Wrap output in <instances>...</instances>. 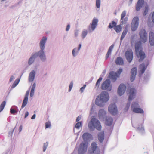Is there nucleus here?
Returning a JSON list of instances; mask_svg holds the SVG:
<instances>
[{"instance_id": "1", "label": "nucleus", "mask_w": 154, "mask_h": 154, "mask_svg": "<svg viewBox=\"0 0 154 154\" xmlns=\"http://www.w3.org/2000/svg\"><path fill=\"white\" fill-rule=\"evenodd\" d=\"M47 38L44 36L41 39L39 43L40 50L38 51L34 52L37 58L38 57L42 62H45L47 60V57L45 53V45L47 42Z\"/></svg>"}, {"instance_id": "2", "label": "nucleus", "mask_w": 154, "mask_h": 154, "mask_svg": "<svg viewBox=\"0 0 154 154\" xmlns=\"http://www.w3.org/2000/svg\"><path fill=\"white\" fill-rule=\"evenodd\" d=\"M109 94L106 91L101 92L100 95V97L98 96L95 100V104L100 107L104 105V103L107 102L109 99Z\"/></svg>"}, {"instance_id": "3", "label": "nucleus", "mask_w": 154, "mask_h": 154, "mask_svg": "<svg viewBox=\"0 0 154 154\" xmlns=\"http://www.w3.org/2000/svg\"><path fill=\"white\" fill-rule=\"evenodd\" d=\"M88 146V143L85 141H83L80 144L78 149L79 154H84L87 151Z\"/></svg>"}, {"instance_id": "4", "label": "nucleus", "mask_w": 154, "mask_h": 154, "mask_svg": "<svg viewBox=\"0 0 154 154\" xmlns=\"http://www.w3.org/2000/svg\"><path fill=\"white\" fill-rule=\"evenodd\" d=\"M139 34L140 40L143 43L146 42L147 40V34L144 29H141L139 31Z\"/></svg>"}, {"instance_id": "5", "label": "nucleus", "mask_w": 154, "mask_h": 154, "mask_svg": "<svg viewBox=\"0 0 154 154\" xmlns=\"http://www.w3.org/2000/svg\"><path fill=\"white\" fill-rule=\"evenodd\" d=\"M112 86L110 84V81L109 79L106 80L101 85V89L103 90H107L110 91L112 90Z\"/></svg>"}, {"instance_id": "6", "label": "nucleus", "mask_w": 154, "mask_h": 154, "mask_svg": "<svg viewBox=\"0 0 154 154\" xmlns=\"http://www.w3.org/2000/svg\"><path fill=\"white\" fill-rule=\"evenodd\" d=\"M139 107L138 104L136 102H133L131 106V109L134 112L137 113H143L144 111L143 110Z\"/></svg>"}, {"instance_id": "7", "label": "nucleus", "mask_w": 154, "mask_h": 154, "mask_svg": "<svg viewBox=\"0 0 154 154\" xmlns=\"http://www.w3.org/2000/svg\"><path fill=\"white\" fill-rule=\"evenodd\" d=\"M139 19L138 17H135L132 20L131 24V29L132 31H135L139 25Z\"/></svg>"}, {"instance_id": "8", "label": "nucleus", "mask_w": 154, "mask_h": 154, "mask_svg": "<svg viewBox=\"0 0 154 154\" xmlns=\"http://www.w3.org/2000/svg\"><path fill=\"white\" fill-rule=\"evenodd\" d=\"M98 20L97 19L94 18L92 22V24L88 26V32L91 33L95 29L96 26L97 25Z\"/></svg>"}, {"instance_id": "9", "label": "nucleus", "mask_w": 154, "mask_h": 154, "mask_svg": "<svg viewBox=\"0 0 154 154\" xmlns=\"http://www.w3.org/2000/svg\"><path fill=\"white\" fill-rule=\"evenodd\" d=\"M108 110L112 114L114 115H116L117 112V109L115 104H111L109 106Z\"/></svg>"}, {"instance_id": "10", "label": "nucleus", "mask_w": 154, "mask_h": 154, "mask_svg": "<svg viewBox=\"0 0 154 154\" xmlns=\"http://www.w3.org/2000/svg\"><path fill=\"white\" fill-rule=\"evenodd\" d=\"M91 122H93V125L95 128L98 130H100L101 128V126L99 121L95 118H92L91 119Z\"/></svg>"}, {"instance_id": "11", "label": "nucleus", "mask_w": 154, "mask_h": 154, "mask_svg": "<svg viewBox=\"0 0 154 154\" xmlns=\"http://www.w3.org/2000/svg\"><path fill=\"white\" fill-rule=\"evenodd\" d=\"M125 56L127 61L131 62L133 58V52L132 50L127 51L125 53Z\"/></svg>"}, {"instance_id": "12", "label": "nucleus", "mask_w": 154, "mask_h": 154, "mask_svg": "<svg viewBox=\"0 0 154 154\" xmlns=\"http://www.w3.org/2000/svg\"><path fill=\"white\" fill-rule=\"evenodd\" d=\"M126 89V86L123 84H121L118 88V93L120 96H121L124 93Z\"/></svg>"}, {"instance_id": "13", "label": "nucleus", "mask_w": 154, "mask_h": 154, "mask_svg": "<svg viewBox=\"0 0 154 154\" xmlns=\"http://www.w3.org/2000/svg\"><path fill=\"white\" fill-rule=\"evenodd\" d=\"M36 58L37 57L35 55L34 52L32 54L28 60V64L30 66L33 64L34 63Z\"/></svg>"}, {"instance_id": "14", "label": "nucleus", "mask_w": 154, "mask_h": 154, "mask_svg": "<svg viewBox=\"0 0 154 154\" xmlns=\"http://www.w3.org/2000/svg\"><path fill=\"white\" fill-rule=\"evenodd\" d=\"M137 72V69L136 67H134L131 70V81L133 82L135 78Z\"/></svg>"}, {"instance_id": "15", "label": "nucleus", "mask_w": 154, "mask_h": 154, "mask_svg": "<svg viewBox=\"0 0 154 154\" xmlns=\"http://www.w3.org/2000/svg\"><path fill=\"white\" fill-rule=\"evenodd\" d=\"M36 74V72L34 70H32L29 74L28 76V80L29 82H32L35 78Z\"/></svg>"}, {"instance_id": "16", "label": "nucleus", "mask_w": 154, "mask_h": 154, "mask_svg": "<svg viewBox=\"0 0 154 154\" xmlns=\"http://www.w3.org/2000/svg\"><path fill=\"white\" fill-rule=\"evenodd\" d=\"M138 58H139V61H142L146 57L144 52L142 51L136 52Z\"/></svg>"}, {"instance_id": "17", "label": "nucleus", "mask_w": 154, "mask_h": 154, "mask_svg": "<svg viewBox=\"0 0 154 154\" xmlns=\"http://www.w3.org/2000/svg\"><path fill=\"white\" fill-rule=\"evenodd\" d=\"M109 76L114 82L116 80L118 77L117 73L114 71L111 72L109 74Z\"/></svg>"}, {"instance_id": "18", "label": "nucleus", "mask_w": 154, "mask_h": 154, "mask_svg": "<svg viewBox=\"0 0 154 154\" xmlns=\"http://www.w3.org/2000/svg\"><path fill=\"white\" fill-rule=\"evenodd\" d=\"M136 93V90L134 88H131L130 90L129 96L128 100H132L135 97Z\"/></svg>"}, {"instance_id": "19", "label": "nucleus", "mask_w": 154, "mask_h": 154, "mask_svg": "<svg viewBox=\"0 0 154 154\" xmlns=\"http://www.w3.org/2000/svg\"><path fill=\"white\" fill-rule=\"evenodd\" d=\"M135 50L136 52L142 51L141 43L140 41L137 42L135 44Z\"/></svg>"}, {"instance_id": "20", "label": "nucleus", "mask_w": 154, "mask_h": 154, "mask_svg": "<svg viewBox=\"0 0 154 154\" xmlns=\"http://www.w3.org/2000/svg\"><path fill=\"white\" fill-rule=\"evenodd\" d=\"M81 47V44L80 43L79 44L78 49H77V48H75L72 50V54L73 57H76L78 54L79 51L80 50Z\"/></svg>"}, {"instance_id": "21", "label": "nucleus", "mask_w": 154, "mask_h": 154, "mask_svg": "<svg viewBox=\"0 0 154 154\" xmlns=\"http://www.w3.org/2000/svg\"><path fill=\"white\" fill-rule=\"evenodd\" d=\"M144 0H138L136 5V10L137 11H139L142 7L144 3Z\"/></svg>"}, {"instance_id": "22", "label": "nucleus", "mask_w": 154, "mask_h": 154, "mask_svg": "<svg viewBox=\"0 0 154 154\" xmlns=\"http://www.w3.org/2000/svg\"><path fill=\"white\" fill-rule=\"evenodd\" d=\"M106 111L104 109H101L99 111L98 115L99 118L101 119H103L106 116Z\"/></svg>"}, {"instance_id": "23", "label": "nucleus", "mask_w": 154, "mask_h": 154, "mask_svg": "<svg viewBox=\"0 0 154 154\" xmlns=\"http://www.w3.org/2000/svg\"><path fill=\"white\" fill-rule=\"evenodd\" d=\"M126 11L125 10L122 12L121 15V20H122L121 21V23H122V24H125L126 21L127 20V18L126 17L125 19H124V18L126 16Z\"/></svg>"}, {"instance_id": "24", "label": "nucleus", "mask_w": 154, "mask_h": 154, "mask_svg": "<svg viewBox=\"0 0 154 154\" xmlns=\"http://www.w3.org/2000/svg\"><path fill=\"white\" fill-rule=\"evenodd\" d=\"M97 148V144L95 142L93 143L91 145V148L89 150V152L90 154L95 153L96 150Z\"/></svg>"}, {"instance_id": "25", "label": "nucleus", "mask_w": 154, "mask_h": 154, "mask_svg": "<svg viewBox=\"0 0 154 154\" xmlns=\"http://www.w3.org/2000/svg\"><path fill=\"white\" fill-rule=\"evenodd\" d=\"M149 39L150 44L151 45H154V33L152 32L149 33Z\"/></svg>"}, {"instance_id": "26", "label": "nucleus", "mask_w": 154, "mask_h": 154, "mask_svg": "<svg viewBox=\"0 0 154 154\" xmlns=\"http://www.w3.org/2000/svg\"><path fill=\"white\" fill-rule=\"evenodd\" d=\"M114 46V45L113 44L109 47L105 57L106 60L109 57V56L111 55Z\"/></svg>"}, {"instance_id": "27", "label": "nucleus", "mask_w": 154, "mask_h": 154, "mask_svg": "<svg viewBox=\"0 0 154 154\" xmlns=\"http://www.w3.org/2000/svg\"><path fill=\"white\" fill-rule=\"evenodd\" d=\"M116 63L117 65H123L124 64L123 59L120 57H118L116 60Z\"/></svg>"}, {"instance_id": "28", "label": "nucleus", "mask_w": 154, "mask_h": 154, "mask_svg": "<svg viewBox=\"0 0 154 154\" xmlns=\"http://www.w3.org/2000/svg\"><path fill=\"white\" fill-rule=\"evenodd\" d=\"M112 118L108 116L106 120L105 124L106 125L109 126L112 124Z\"/></svg>"}, {"instance_id": "29", "label": "nucleus", "mask_w": 154, "mask_h": 154, "mask_svg": "<svg viewBox=\"0 0 154 154\" xmlns=\"http://www.w3.org/2000/svg\"><path fill=\"white\" fill-rule=\"evenodd\" d=\"M104 138V132H101L98 134V139L100 142H102Z\"/></svg>"}, {"instance_id": "30", "label": "nucleus", "mask_w": 154, "mask_h": 154, "mask_svg": "<svg viewBox=\"0 0 154 154\" xmlns=\"http://www.w3.org/2000/svg\"><path fill=\"white\" fill-rule=\"evenodd\" d=\"M146 67L147 66H145L144 63H142L140 65L139 70L140 72H141L140 75L144 73Z\"/></svg>"}, {"instance_id": "31", "label": "nucleus", "mask_w": 154, "mask_h": 154, "mask_svg": "<svg viewBox=\"0 0 154 154\" xmlns=\"http://www.w3.org/2000/svg\"><path fill=\"white\" fill-rule=\"evenodd\" d=\"M36 83H34L33 84L32 88L31 90L30 94V96L31 97H32L34 95V91Z\"/></svg>"}, {"instance_id": "32", "label": "nucleus", "mask_w": 154, "mask_h": 154, "mask_svg": "<svg viewBox=\"0 0 154 154\" xmlns=\"http://www.w3.org/2000/svg\"><path fill=\"white\" fill-rule=\"evenodd\" d=\"M91 135L88 133H84L82 135V137L84 140L89 139L91 138Z\"/></svg>"}, {"instance_id": "33", "label": "nucleus", "mask_w": 154, "mask_h": 154, "mask_svg": "<svg viewBox=\"0 0 154 154\" xmlns=\"http://www.w3.org/2000/svg\"><path fill=\"white\" fill-rule=\"evenodd\" d=\"M88 31L87 30L84 29L83 30L81 33L82 38L83 39H84L85 38L88 34Z\"/></svg>"}, {"instance_id": "34", "label": "nucleus", "mask_w": 154, "mask_h": 154, "mask_svg": "<svg viewBox=\"0 0 154 154\" xmlns=\"http://www.w3.org/2000/svg\"><path fill=\"white\" fill-rule=\"evenodd\" d=\"M114 29L116 31L117 33L120 32L122 30V27L120 25L116 26L114 27Z\"/></svg>"}, {"instance_id": "35", "label": "nucleus", "mask_w": 154, "mask_h": 154, "mask_svg": "<svg viewBox=\"0 0 154 154\" xmlns=\"http://www.w3.org/2000/svg\"><path fill=\"white\" fill-rule=\"evenodd\" d=\"M28 98L24 97L23 101V103L21 106V108H23L28 103Z\"/></svg>"}, {"instance_id": "36", "label": "nucleus", "mask_w": 154, "mask_h": 154, "mask_svg": "<svg viewBox=\"0 0 154 154\" xmlns=\"http://www.w3.org/2000/svg\"><path fill=\"white\" fill-rule=\"evenodd\" d=\"M20 81V79H17L14 82L13 84H12L11 88H14L16 87L17 85L18 84Z\"/></svg>"}, {"instance_id": "37", "label": "nucleus", "mask_w": 154, "mask_h": 154, "mask_svg": "<svg viewBox=\"0 0 154 154\" xmlns=\"http://www.w3.org/2000/svg\"><path fill=\"white\" fill-rule=\"evenodd\" d=\"M102 79L103 78L102 77H100L99 78L96 83L95 87V88L97 89L99 88L100 85V82L102 80Z\"/></svg>"}, {"instance_id": "38", "label": "nucleus", "mask_w": 154, "mask_h": 154, "mask_svg": "<svg viewBox=\"0 0 154 154\" xmlns=\"http://www.w3.org/2000/svg\"><path fill=\"white\" fill-rule=\"evenodd\" d=\"M88 126L90 130L92 131L94 130V127L93 125V122H91V120L89 122Z\"/></svg>"}, {"instance_id": "39", "label": "nucleus", "mask_w": 154, "mask_h": 154, "mask_svg": "<svg viewBox=\"0 0 154 154\" xmlns=\"http://www.w3.org/2000/svg\"><path fill=\"white\" fill-rule=\"evenodd\" d=\"M127 30L125 29V30H124L123 31L122 35L121 36L120 40L121 41H122L123 39L124 38L125 36L126 35L127 33Z\"/></svg>"}, {"instance_id": "40", "label": "nucleus", "mask_w": 154, "mask_h": 154, "mask_svg": "<svg viewBox=\"0 0 154 154\" xmlns=\"http://www.w3.org/2000/svg\"><path fill=\"white\" fill-rule=\"evenodd\" d=\"M13 107V106H12L10 109V112L12 114L17 113L18 111V109H17V107L16 106V108L14 109L12 108Z\"/></svg>"}, {"instance_id": "41", "label": "nucleus", "mask_w": 154, "mask_h": 154, "mask_svg": "<svg viewBox=\"0 0 154 154\" xmlns=\"http://www.w3.org/2000/svg\"><path fill=\"white\" fill-rule=\"evenodd\" d=\"M116 25V23L114 21H112V23H109L108 26V27L110 29L112 28L113 27H114Z\"/></svg>"}, {"instance_id": "42", "label": "nucleus", "mask_w": 154, "mask_h": 154, "mask_svg": "<svg viewBox=\"0 0 154 154\" xmlns=\"http://www.w3.org/2000/svg\"><path fill=\"white\" fill-rule=\"evenodd\" d=\"M6 101H3L0 106V112L3 110L6 105Z\"/></svg>"}, {"instance_id": "43", "label": "nucleus", "mask_w": 154, "mask_h": 154, "mask_svg": "<svg viewBox=\"0 0 154 154\" xmlns=\"http://www.w3.org/2000/svg\"><path fill=\"white\" fill-rule=\"evenodd\" d=\"M101 0H96V5L97 8H99L100 7Z\"/></svg>"}, {"instance_id": "44", "label": "nucleus", "mask_w": 154, "mask_h": 154, "mask_svg": "<svg viewBox=\"0 0 154 154\" xmlns=\"http://www.w3.org/2000/svg\"><path fill=\"white\" fill-rule=\"evenodd\" d=\"M82 126V123L81 122H78L75 125V128L79 129L80 128V127Z\"/></svg>"}, {"instance_id": "45", "label": "nucleus", "mask_w": 154, "mask_h": 154, "mask_svg": "<svg viewBox=\"0 0 154 154\" xmlns=\"http://www.w3.org/2000/svg\"><path fill=\"white\" fill-rule=\"evenodd\" d=\"M149 10V7L147 5H146L145 7V11L143 13V15H146L147 14V12Z\"/></svg>"}, {"instance_id": "46", "label": "nucleus", "mask_w": 154, "mask_h": 154, "mask_svg": "<svg viewBox=\"0 0 154 154\" xmlns=\"http://www.w3.org/2000/svg\"><path fill=\"white\" fill-rule=\"evenodd\" d=\"M48 145V142H46V143H44L43 146V151L45 152V151Z\"/></svg>"}, {"instance_id": "47", "label": "nucleus", "mask_w": 154, "mask_h": 154, "mask_svg": "<svg viewBox=\"0 0 154 154\" xmlns=\"http://www.w3.org/2000/svg\"><path fill=\"white\" fill-rule=\"evenodd\" d=\"M73 85V84L72 81L71 82L69 85V89L68 90L69 92H70L71 91Z\"/></svg>"}, {"instance_id": "48", "label": "nucleus", "mask_w": 154, "mask_h": 154, "mask_svg": "<svg viewBox=\"0 0 154 154\" xmlns=\"http://www.w3.org/2000/svg\"><path fill=\"white\" fill-rule=\"evenodd\" d=\"M86 85H84L83 87L80 88V91H81V93H82L84 92V90L86 87Z\"/></svg>"}, {"instance_id": "49", "label": "nucleus", "mask_w": 154, "mask_h": 154, "mask_svg": "<svg viewBox=\"0 0 154 154\" xmlns=\"http://www.w3.org/2000/svg\"><path fill=\"white\" fill-rule=\"evenodd\" d=\"M137 130H139L140 132H143V131H144V129L143 127L142 126H141V127H138L137 128Z\"/></svg>"}, {"instance_id": "50", "label": "nucleus", "mask_w": 154, "mask_h": 154, "mask_svg": "<svg viewBox=\"0 0 154 154\" xmlns=\"http://www.w3.org/2000/svg\"><path fill=\"white\" fill-rule=\"evenodd\" d=\"M79 33V30L78 29L75 30L74 31V35L75 37L78 36Z\"/></svg>"}, {"instance_id": "51", "label": "nucleus", "mask_w": 154, "mask_h": 154, "mask_svg": "<svg viewBox=\"0 0 154 154\" xmlns=\"http://www.w3.org/2000/svg\"><path fill=\"white\" fill-rule=\"evenodd\" d=\"M29 91H27L25 94L24 97L28 98V96L29 94Z\"/></svg>"}, {"instance_id": "52", "label": "nucleus", "mask_w": 154, "mask_h": 154, "mask_svg": "<svg viewBox=\"0 0 154 154\" xmlns=\"http://www.w3.org/2000/svg\"><path fill=\"white\" fill-rule=\"evenodd\" d=\"M51 126V124L50 123L46 122L45 123V128H49Z\"/></svg>"}, {"instance_id": "53", "label": "nucleus", "mask_w": 154, "mask_h": 154, "mask_svg": "<svg viewBox=\"0 0 154 154\" xmlns=\"http://www.w3.org/2000/svg\"><path fill=\"white\" fill-rule=\"evenodd\" d=\"M70 27V24H69L67 25L66 26V31H68L69 30Z\"/></svg>"}, {"instance_id": "54", "label": "nucleus", "mask_w": 154, "mask_h": 154, "mask_svg": "<svg viewBox=\"0 0 154 154\" xmlns=\"http://www.w3.org/2000/svg\"><path fill=\"white\" fill-rule=\"evenodd\" d=\"M130 105V102H129L126 105V107L125 108V109H128L129 108Z\"/></svg>"}, {"instance_id": "55", "label": "nucleus", "mask_w": 154, "mask_h": 154, "mask_svg": "<svg viewBox=\"0 0 154 154\" xmlns=\"http://www.w3.org/2000/svg\"><path fill=\"white\" fill-rule=\"evenodd\" d=\"M14 77L13 75L11 76V77L10 78V79H9V82H11L13 80V79H14Z\"/></svg>"}, {"instance_id": "56", "label": "nucleus", "mask_w": 154, "mask_h": 154, "mask_svg": "<svg viewBox=\"0 0 154 154\" xmlns=\"http://www.w3.org/2000/svg\"><path fill=\"white\" fill-rule=\"evenodd\" d=\"M122 69H118V71H117V72L119 74V75H120L121 74V72H122Z\"/></svg>"}, {"instance_id": "57", "label": "nucleus", "mask_w": 154, "mask_h": 154, "mask_svg": "<svg viewBox=\"0 0 154 154\" xmlns=\"http://www.w3.org/2000/svg\"><path fill=\"white\" fill-rule=\"evenodd\" d=\"M152 22L154 23V11L153 12L152 14Z\"/></svg>"}, {"instance_id": "58", "label": "nucleus", "mask_w": 154, "mask_h": 154, "mask_svg": "<svg viewBox=\"0 0 154 154\" xmlns=\"http://www.w3.org/2000/svg\"><path fill=\"white\" fill-rule=\"evenodd\" d=\"M81 119V117L80 116H78L76 119V121L78 122L80 121Z\"/></svg>"}, {"instance_id": "59", "label": "nucleus", "mask_w": 154, "mask_h": 154, "mask_svg": "<svg viewBox=\"0 0 154 154\" xmlns=\"http://www.w3.org/2000/svg\"><path fill=\"white\" fill-rule=\"evenodd\" d=\"M29 115V112L28 111H26L24 116L25 118H26Z\"/></svg>"}, {"instance_id": "60", "label": "nucleus", "mask_w": 154, "mask_h": 154, "mask_svg": "<svg viewBox=\"0 0 154 154\" xmlns=\"http://www.w3.org/2000/svg\"><path fill=\"white\" fill-rule=\"evenodd\" d=\"M22 129V125H21L20 126L19 128V131L20 132Z\"/></svg>"}, {"instance_id": "61", "label": "nucleus", "mask_w": 154, "mask_h": 154, "mask_svg": "<svg viewBox=\"0 0 154 154\" xmlns=\"http://www.w3.org/2000/svg\"><path fill=\"white\" fill-rule=\"evenodd\" d=\"M36 117V115L35 114H34L32 116V117L31 119H34Z\"/></svg>"}, {"instance_id": "62", "label": "nucleus", "mask_w": 154, "mask_h": 154, "mask_svg": "<svg viewBox=\"0 0 154 154\" xmlns=\"http://www.w3.org/2000/svg\"><path fill=\"white\" fill-rule=\"evenodd\" d=\"M132 1H133V0H129V4H128L129 6L130 5L132 4Z\"/></svg>"}, {"instance_id": "63", "label": "nucleus", "mask_w": 154, "mask_h": 154, "mask_svg": "<svg viewBox=\"0 0 154 154\" xmlns=\"http://www.w3.org/2000/svg\"><path fill=\"white\" fill-rule=\"evenodd\" d=\"M106 73V71L104 70L103 72V75H104V74Z\"/></svg>"}, {"instance_id": "64", "label": "nucleus", "mask_w": 154, "mask_h": 154, "mask_svg": "<svg viewBox=\"0 0 154 154\" xmlns=\"http://www.w3.org/2000/svg\"><path fill=\"white\" fill-rule=\"evenodd\" d=\"M14 128L12 130V133H11V135H12L13 132L14 131Z\"/></svg>"}]
</instances>
